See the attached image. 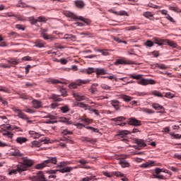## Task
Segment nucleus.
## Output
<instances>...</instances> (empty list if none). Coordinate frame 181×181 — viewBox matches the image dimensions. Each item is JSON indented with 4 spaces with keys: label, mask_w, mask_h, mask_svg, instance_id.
<instances>
[{
    "label": "nucleus",
    "mask_w": 181,
    "mask_h": 181,
    "mask_svg": "<svg viewBox=\"0 0 181 181\" xmlns=\"http://www.w3.org/2000/svg\"><path fill=\"white\" fill-rule=\"evenodd\" d=\"M44 118H49V119H56V116L48 114L47 116H45Z\"/></svg>",
    "instance_id": "nucleus-60"
},
{
    "label": "nucleus",
    "mask_w": 181,
    "mask_h": 181,
    "mask_svg": "<svg viewBox=\"0 0 181 181\" xmlns=\"http://www.w3.org/2000/svg\"><path fill=\"white\" fill-rule=\"evenodd\" d=\"M28 5L22 2V0L19 1V3L16 4L17 8H27Z\"/></svg>",
    "instance_id": "nucleus-40"
},
{
    "label": "nucleus",
    "mask_w": 181,
    "mask_h": 181,
    "mask_svg": "<svg viewBox=\"0 0 181 181\" xmlns=\"http://www.w3.org/2000/svg\"><path fill=\"white\" fill-rule=\"evenodd\" d=\"M169 10L173 11V12H176L177 13H180V12H181V10H179V8H177V7H173L171 6H169Z\"/></svg>",
    "instance_id": "nucleus-44"
},
{
    "label": "nucleus",
    "mask_w": 181,
    "mask_h": 181,
    "mask_svg": "<svg viewBox=\"0 0 181 181\" xmlns=\"http://www.w3.org/2000/svg\"><path fill=\"white\" fill-rule=\"evenodd\" d=\"M86 129H90V131H93V132H98V129L91 127H87Z\"/></svg>",
    "instance_id": "nucleus-64"
},
{
    "label": "nucleus",
    "mask_w": 181,
    "mask_h": 181,
    "mask_svg": "<svg viewBox=\"0 0 181 181\" xmlns=\"http://www.w3.org/2000/svg\"><path fill=\"white\" fill-rule=\"evenodd\" d=\"M165 43H166L170 47H173V48L177 47V44H176L175 41H171L170 40L165 39Z\"/></svg>",
    "instance_id": "nucleus-20"
},
{
    "label": "nucleus",
    "mask_w": 181,
    "mask_h": 181,
    "mask_svg": "<svg viewBox=\"0 0 181 181\" xmlns=\"http://www.w3.org/2000/svg\"><path fill=\"white\" fill-rule=\"evenodd\" d=\"M171 136H173L174 139H181V134H170Z\"/></svg>",
    "instance_id": "nucleus-57"
},
{
    "label": "nucleus",
    "mask_w": 181,
    "mask_h": 181,
    "mask_svg": "<svg viewBox=\"0 0 181 181\" xmlns=\"http://www.w3.org/2000/svg\"><path fill=\"white\" fill-rule=\"evenodd\" d=\"M47 166H50V165H56L57 163V158L56 157H47V160H45Z\"/></svg>",
    "instance_id": "nucleus-9"
},
{
    "label": "nucleus",
    "mask_w": 181,
    "mask_h": 181,
    "mask_svg": "<svg viewBox=\"0 0 181 181\" xmlns=\"http://www.w3.org/2000/svg\"><path fill=\"white\" fill-rule=\"evenodd\" d=\"M71 170H73V167H65L59 170V172H60V173H70Z\"/></svg>",
    "instance_id": "nucleus-22"
},
{
    "label": "nucleus",
    "mask_w": 181,
    "mask_h": 181,
    "mask_svg": "<svg viewBox=\"0 0 181 181\" xmlns=\"http://www.w3.org/2000/svg\"><path fill=\"white\" fill-rule=\"evenodd\" d=\"M119 163L122 168H129V163L127 162L125 160H120Z\"/></svg>",
    "instance_id": "nucleus-32"
},
{
    "label": "nucleus",
    "mask_w": 181,
    "mask_h": 181,
    "mask_svg": "<svg viewBox=\"0 0 181 181\" xmlns=\"http://www.w3.org/2000/svg\"><path fill=\"white\" fill-rule=\"evenodd\" d=\"M62 135H73V132L69 131V129H65L62 132Z\"/></svg>",
    "instance_id": "nucleus-45"
},
{
    "label": "nucleus",
    "mask_w": 181,
    "mask_h": 181,
    "mask_svg": "<svg viewBox=\"0 0 181 181\" xmlns=\"http://www.w3.org/2000/svg\"><path fill=\"white\" fill-rule=\"evenodd\" d=\"M153 40H154V43H156V45H158V46H163V45H165V42L166 39H160L158 37H154Z\"/></svg>",
    "instance_id": "nucleus-15"
},
{
    "label": "nucleus",
    "mask_w": 181,
    "mask_h": 181,
    "mask_svg": "<svg viewBox=\"0 0 181 181\" xmlns=\"http://www.w3.org/2000/svg\"><path fill=\"white\" fill-rule=\"evenodd\" d=\"M122 98L123 99L125 103H129V101H132V97L127 95H124L122 96Z\"/></svg>",
    "instance_id": "nucleus-35"
},
{
    "label": "nucleus",
    "mask_w": 181,
    "mask_h": 181,
    "mask_svg": "<svg viewBox=\"0 0 181 181\" xmlns=\"http://www.w3.org/2000/svg\"><path fill=\"white\" fill-rule=\"evenodd\" d=\"M111 105H112V107H114L115 108V110H117V111H118V110H119V107H117L119 106V101L117 100H111Z\"/></svg>",
    "instance_id": "nucleus-24"
},
{
    "label": "nucleus",
    "mask_w": 181,
    "mask_h": 181,
    "mask_svg": "<svg viewBox=\"0 0 181 181\" xmlns=\"http://www.w3.org/2000/svg\"><path fill=\"white\" fill-rule=\"evenodd\" d=\"M2 135L4 136H7V138H9L10 139H12L13 138V134H12V132H11L4 131L2 132Z\"/></svg>",
    "instance_id": "nucleus-26"
},
{
    "label": "nucleus",
    "mask_w": 181,
    "mask_h": 181,
    "mask_svg": "<svg viewBox=\"0 0 181 181\" xmlns=\"http://www.w3.org/2000/svg\"><path fill=\"white\" fill-rule=\"evenodd\" d=\"M16 29H18V30H25V27H23V25H21V24H17L16 25Z\"/></svg>",
    "instance_id": "nucleus-54"
},
{
    "label": "nucleus",
    "mask_w": 181,
    "mask_h": 181,
    "mask_svg": "<svg viewBox=\"0 0 181 181\" xmlns=\"http://www.w3.org/2000/svg\"><path fill=\"white\" fill-rule=\"evenodd\" d=\"M62 39H65V40H66V42H74V40H76V39H77V37H76V35H73L71 34H66L64 37H62Z\"/></svg>",
    "instance_id": "nucleus-10"
},
{
    "label": "nucleus",
    "mask_w": 181,
    "mask_h": 181,
    "mask_svg": "<svg viewBox=\"0 0 181 181\" xmlns=\"http://www.w3.org/2000/svg\"><path fill=\"white\" fill-rule=\"evenodd\" d=\"M61 110L64 114H66V112H69L70 111V108L69 107V105H66L61 107Z\"/></svg>",
    "instance_id": "nucleus-37"
},
{
    "label": "nucleus",
    "mask_w": 181,
    "mask_h": 181,
    "mask_svg": "<svg viewBox=\"0 0 181 181\" xmlns=\"http://www.w3.org/2000/svg\"><path fill=\"white\" fill-rule=\"evenodd\" d=\"M125 119H127L125 117L120 116L115 118H112L111 121H114L115 122H117V121H118L119 122H121V121H125Z\"/></svg>",
    "instance_id": "nucleus-29"
},
{
    "label": "nucleus",
    "mask_w": 181,
    "mask_h": 181,
    "mask_svg": "<svg viewBox=\"0 0 181 181\" xmlns=\"http://www.w3.org/2000/svg\"><path fill=\"white\" fill-rule=\"evenodd\" d=\"M46 32H47V30L46 29H43L41 31V35L43 39H45V40H50L51 42H53V40H56V37H54L52 35H48L47 34H46Z\"/></svg>",
    "instance_id": "nucleus-7"
},
{
    "label": "nucleus",
    "mask_w": 181,
    "mask_h": 181,
    "mask_svg": "<svg viewBox=\"0 0 181 181\" xmlns=\"http://www.w3.org/2000/svg\"><path fill=\"white\" fill-rule=\"evenodd\" d=\"M167 168L168 169H170V170H172V172H175V173H177V172L180 170L179 168L174 166L168 165Z\"/></svg>",
    "instance_id": "nucleus-41"
},
{
    "label": "nucleus",
    "mask_w": 181,
    "mask_h": 181,
    "mask_svg": "<svg viewBox=\"0 0 181 181\" xmlns=\"http://www.w3.org/2000/svg\"><path fill=\"white\" fill-rule=\"evenodd\" d=\"M78 163H80L82 166H83V167H82L83 169H91V167H90L88 165L85 166L88 163V160H87L84 158H81V159L78 160Z\"/></svg>",
    "instance_id": "nucleus-14"
},
{
    "label": "nucleus",
    "mask_w": 181,
    "mask_h": 181,
    "mask_svg": "<svg viewBox=\"0 0 181 181\" xmlns=\"http://www.w3.org/2000/svg\"><path fill=\"white\" fill-rule=\"evenodd\" d=\"M6 16H7V18H12V17H15V13H13V12H8L6 13Z\"/></svg>",
    "instance_id": "nucleus-62"
},
{
    "label": "nucleus",
    "mask_w": 181,
    "mask_h": 181,
    "mask_svg": "<svg viewBox=\"0 0 181 181\" xmlns=\"http://www.w3.org/2000/svg\"><path fill=\"white\" fill-rule=\"evenodd\" d=\"M28 141V139L26 137H18L16 139V142H17V144H20L21 145H22V144H25V142Z\"/></svg>",
    "instance_id": "nucleus-23"
},
{
    "label": "nucleus",
    "mask_w": 181,
    "mask_h": 181,
    "mask_svg": "<svg viewBox=\"0 0 181 181\" xmlns=\"http://www.w3.org/2000/svg\"><path fill=\"white\" fill-rule=\"evenodd\" d=\"M138 84H140V86H148V84H155L156 81L153 79H145L142 78L141 80L139 81Z\"/></svg>",
    "instance_id": "nucleus-8"
},
{
    "label": "nucleus",
    "mask_w": 181,
    "mask_h": 181,
    "mask_svg": "<svg viewBox=\"0 0 181 181\" xmlns=\"http://www.w3.org/2000/svg\"><path fill=\"white\" fill-rule=\"evenodd\" d=\"M113 176H116V177H125V174L119 172V171H114L112 172Z\"/></svg>",
    "instance_id": "nucleus-28"
},
{
    "label": "nucleus",
    "mask_w": 181,
    "mask_h": 181,
    "mask_svg": "<svg viewBox=\"0 0 181 181\" xmlns=\"http://www.w3.org/2000/svg\"><path fill=\"white\" fill-rule=\"evenodd\" d=\"M75 5L77 8H84V3L81 1H76Z\"/></svg>",
    "instance_id": "nucleus-38"
},
{
    "label": "nucleus",
    "mask_w": 181,
    "mask_h": 181,
    "mask_svg": "<svg viewBox=\"0 0 181 181\" xmlns=\"http://www.w3.org/2000/svg\"><path fill=\"white\" fill-rule=\"evenodd\" d=\"M144 16L147 19H151V18H153V13L151 11H146L144 13Z\"/></svg>",
    "instance_id": "nucleus-34"
},
{
    "label": "nucleus",
    "mask_w": 181,
    "mask_h": 181,
    "mask_svg": "<svg viewBox=\"0 0 181 181\" xmlns=\"http://www.w3.org/2000/svg\"><path fill=\"white\" fill-rule=\"evenodd\" d=\"M37 22H46V21H47L46 19V18L43 17V16H40L37 18Z\"/></svg>",
    "instance_id": "nucleus-55"
},
{
    "label": "nucleus",
    "mask_w": 181,
    "mask_h": 181,
    "mask_svg": "<svg viewBox=\"0 0 181 181\" xmlns=\"http://www.w3.org/2000/svg\"><path fill=\"white\" fill-rule=\"evenodd\" d=\"M95 73H96V76L97 77H98L99 76H101L103 74H107V71H105L104 68H95Z\"/></svg>",
    "instance_id": "nucleus-18"
},
{
    "label": "nucleus",
    "mask_w": 181,
    "mask_h": 181,
    "mask_svg": "<svg viewBox=\"0 0 181 181\" xmlns=\"http://www.w3.org/2000/svg\"><path fill=\"white\" fill-rule=\"evenodd\" d=\"M32 181H45V174L40 171L35 176L30 177Z\"/></svg>",
    "instance_id": "nucleus-6"
},
{
    "label": "nucleus",
    "mask_w": 181,
    "mask_h": 181,
    "mask_svg": "<svg viewBox=\"0 0 181 181\" xmlns=\"http://www.w3.org/2000/svg\"><path fill=\"white\" fill-rule=\"evenodd\" d=\"M129 76L131 78H133L134 80H141V78H142V77H143L142 74L135 75L134 74H129Z\"/></svg>",
    "instance_id": "nucleus-25"
},
{
    "label": "nucleus",
    "mask_w": 181,
    "mask_h": 181,
    "mask_svg": "<svg viewBox=\"0 0 181 181\" xmlns=\"http://www.w3.org/2000/svg\"><path fill=\"white\" fill-rule=\"evenodd\" d=\"M35 46L40 48L45 47V43L40 40H37Z\"/></svg>",
    "instance_id": "nucleus-47"
},
{
    "label": "nucleus",
    "mask_w": 181,
    "mask_h": 181,
    "mask_svg": "<svg viewBox=\"0 0 181 181\" xmlns=\"http://www.w3.org/2000/svg\"><path fill=\"white\" fill-rule=\"evenodd\" d=\"M161 172H163V169L160 168H156L155 169V173L154 175H159Z\"/></svg>",
    "instance_id": "nucleus-58"
},
{
    "label": "nucleus",
    "mask_w": 181,
    "mask_h": 181,
    "mask_svg": "<svg viewBox=\"0 0 181 181\" xmlns=\"http://www.w3.org/2000/svg\"><path fill=\"white\" fill-rule=\"evenodd\" d=\"M17 116L18 117V118H21V119H28V116L25 115V113L22 112V110L18 112Z\"/></svg>",
    "instance_id": "nucleus-33"
},
{
    "label": "nucleus",
    "mask_w": 181,
    "mask_h": 181,
    "mask_svg": "<svg viewBox=\"0 0 181 181\" xmlns=\"http://www.w3.org/2000/svg\"><path fill=\"white\" fill-rule=\"evenodd\" d=\"M47 83H49V84H59V83H62V81L57 79L48 78Z\"/></svg>",
    "instance_id": "nucleus-30"
},
{
    "label": "nucleus",
    "mask_w": 181,
    "mask_h": 181,
    "mask_svg": "<svg viewBox=\"0 0 181 181\" xmlns=\"http://www.w3.org/2000/svg\"><path fill=\"white\" fill-rule=\"evenodd\" d=\"M65 15L68 18H71V19H74V21H82V22H84L87 25H88V23H89L88 20L85 19L82 16H77L76 14H74V13H73L71 12L66 11L65 13Z\"/></svg>",
    "instance_id": "nucleus-1"
},
{
    "label": "nucleus",
    "mask_w": 181,
    "mask_h": 181,
    "mask_svg": "<svg viewBox=\"0 0 181 181\" xmlns=\"http://www.w3.org/2000/svg\"><path fill=\"white\" fill-rule=\"evenodd\" d=\"M76 106H78L79 108H83L86 110H88V105H87L83 102L78 103Z\"/></svg>",
    "instance_id": "nucleus-27"
},
{
    "label": "nucleus",
    "mask_w": 181,
    "mask_h": 181,
    "mask_svg": "<svg viewBox=\"0 0 181 181\" xmlns=\"http://www.w3.org/2000/svg\"><path fill=\"white\" fill-rule=\"evenodd\" d=\"M143 111L146 112V114H153L155 112L153 110L148 108H144Z\"/></svg>",
    "instance_id": "nucleus-50"
},
{
    "label": "nucleus",
    "mask_w": 181,
    "mask_h": 181,
    "mask_svg": "<svg viewBox=\"0 0 181 181\" xmlns=\"http://www.w3.org/2000/svg\"><path fill=\"white\" fill-rule=\"evenodd\" d=\"M95 86H98L97 83H93L92 86L90 87V91L92 93V94H94L95 93H97V88H95Z\"/></svg>",
    "instance_id": "nucleus-48"
},
{
    "label": "nucleus",
    "mask_w": 181,
    "mask_h": 181,
    "mask_svg": "<svg viewBox=\"0 0 181 181\" xmlns=\"http://www.w3.org/2000/svg\"><path fill=\"white\" fill-rule=\"evenodd\" d=\"M93 73H95V68L89 67L86 69V74H93Z\"/></svg>",
    "instance_id": "nucleus-43"
},
{
    "label": "nucleus",
    "mask_w": 181,
    "mask_h": 181,
    "mask_svg": "<svg viewBox=\"0 0 181 181\" xmlns=\"http://www.w3.org/2000/svg\"><path fill=\"white\" fill-rule=\"evenodd\" d=\"M102 54L103 56H108L110 54V52H108L107 49H102Z\"/></svg>",
    "instance_id": "nucleus-63"
},
{
    "label": "nucleus",
    "mask_w": 181,
    "mask_h": 181,
    "mask_svg": "<svg viewBox=\"0 0 181 181\" xmlns=\"http://www.w3.org/2000/svg\"><path fill=\"white\" fill-rule=\"evenodd\" d=\"M153 176L155 179H158L159 180H163V179H165V176L160 174H153Z\"/></svg>",
    "instance_id": "nucleus-42"
},
{
    "label": "nucleus",
    "mask_w": 181,
    "mask_h": 181,
    "mask_svg": "<svg viewBox=\"0 0 181 181\" xmlns=\"http://www.w3.org/2000/svg\"><path fill=\"white\" fill-rule=\"evenodd\" d=\"M78 86H81V84L77 83H71L69 84L70 88H77Z\"/></svg>",
    "instance_id": "nucleus-49"
},
{
    "label": "nucleus",
    "mask_w": 181,
    "mask_h": 181,
    "mask_svg": "<svg viewBox=\"0 0 181 181\" xmlns=\"http://www.w3.org/2000/svg\"><path fill=\"white\" fill-rule=\"evenodd\" d=\"M32 105L33 108H35V110H39V108H42V101L40 100H33L32 101Z\"/></svg>",
    "instance_id": "nucleus-12"
},
{
    "label": "nucleus",
    "mask_w": 181,
    "mask_h": 181,
    "mask_svg": "<svg viewBox=\"0 0 181 181\" xmlns=\"http://www.w3.org/2000/svg\"><path fill=\"white\" fill-rule=\"evenodd\" d=\"M127 124L133 127H141V125H142L141 120H138L135 117L129 118L127 121Z\"/></svg>",
    "instance_id": "nucleus-4"
},
{
    "label": "nucleus",
    "mask_w": 181,
    "mask_h": 181,
    "mask_svg": "<svg viewBox=\"0 0 181 181\" xmlns=\"http://www.w3.org/2000/svg\"><path fill=\"white\" fill-rule=\"evenodd\" d=\"M46 166H47V165L45 161H44V162H42V163H41L40 164H37L35 166V168H36V169H43V168H46Z\"/></svg>",
    "instance_id": "nucleus-39"
},
{
    "label": "nucleus",
    "mask_w": 181,
    "mask_h": 181,
    "mask_svg": "<svg viewBox=\"0 0 181 181\" xmlns=\"http://www.w3.org/2000/svg\"><path fill=\"white\" fill-rule=\"evenodd\" d=\"M146 46H147L148 47H152V46H153V42L151 40H148L146 42Z\"/></svg>",
    "instance_id": "nucleus-59"
},
{
    "label": "nucleus",
    "mask_w": 181,
    "mask_h": 181,
    "mask_svg": "<svg viewBox=\"0 0 181 181\" xmlns=\"http://www.w3.org/2000/svg\"><path fill=\"white\" fill-rule=\"evenodd\" d=\"M166 19H168V21H170V22H172L173 23H175V22L173 18L169 14H167Z\"/></svg>",
    "instance_id": "nucleus-56"
},
{
    "label": "nucleus",
    "mask_w": 181,
    "mask_h": 181,
    "mask_svg": "<svg viewBox=\"0 0 181 181\" xmlns=\"http://www.w3.org/2000/svg\"><path fill=\"white\" fill-rule=\"evenodd\" d=\"M114 64L115 66H119V64H134V62L132 61H125L123 59H117L116 62H115Z\"/></svg>",
    "instance_id": "nucleus-13"
},
{
    "label": "nucleus",
    "mask_w": 181,
    "mask_h": 181,
    "mask_svg": "<svg viewBox=\"0 0 181 181\" xmlns=\"http://www.w3.org/2000/svg\"><path fill=\"white\" fill-rule=\"evenodd\" d=\"M135 144H136V145L140 147L146 146V144H145V141L144 139H136Z\"/></svg>",
    "instance_id": "nucleus-19"
},
{
    "label": "nucleus",
    "mask_w": 181,
    "mask_h": 181,
    "mask_svg": "<svg viewBox=\"0 0 181 181\" xmlns=\"http://www.w3.org/2000/svg\"><path fill=\"white\" fill-rule=\"evenodd\" d=\"M47 144V141L45 139H40L38 141H33L31 142V147L32 148H39L42 146V145H45Z\"/></svg>",
    "instance_id": "nucleus-2"
},
{
    "label": "nucleus",
    "mask_w": 181,
    "mask_h": 181,
    "mask_svg": "<svg viewBox=\"0 0 181 181\" xmlns=\"http://www.w3.org/2000/svg\"><path fill=\"white\" fill-rule=\"evenodd\" d=\"M155 163L154 160H148L146 163H144L141 165V168H149V166H152Z\"/></svg>",
    "instance_id": "nucleus-21"
},
{
    "label": "nucleus",
    "mask_w": 181,
    "mask_h": 181,
    "mask_svg": "<svg viewBox=\"0 0 181 181\" xmlns=\"http://www.w3.org/2000/svg\"><path fill=\"white\" fill-rule=\"evenodd\" d=\"M33 165V160L28 158H23V163L20 165V168H23L26 170V168H30V166H32Z\"/></svg>",
    "instance_id": "nucleus-3"
},
{
    "label": "nucleus",
    "mask_w": 181,
    "mask_h": 181,
    "mask_svg": "<svg viewBox=\"0 0 181 181\" xmlns=\"http://www.w3.org/2000/svg\"><path fill=\"white\" fill-rule=\"evenodd\" d=\"M0 91H4V93H11V90L8 88H4L2 86H0Z\"/></svg>",
    "instance_id": "nucleus-53"
},
{
    "label": "nucleus",
    "mask_w": 181,
    "mask_h": 181,
    "mask_svg": "<svg viewBox=\"0 0 181 181\" xmlns=\"http://www.w3.org/2000/svg\"><path fill=\"white\" fill-rule=\"evenodd\" d=\"M131 133L128 130H122L119 131L118 134L116 135V136H120V138H124V136H127V135H129Z\"/></svg>",
    "instance_id": "nucleus-17"
},
{
    "label": "nucleus",
    "mask_w": 181,
    "mask_h": 181,
    "mask_svg": "<svg viewBox=\"0 0 181 181\" xmlns=\"http://www.w3.org/2000/svg\"><path fill=\"white\" fill-rule=\"evenodd\" d=\"M152 107L158 111H159L160 110H163V106L159 105L158 103H153Z\"/></svg>",
    "instance_id": "nucleus-31"
},
{
    "label": "nucleus",
    "mask_w": 181,
    "mask_h": 181,
    "mask_svg": "<svg viewBox=\"0 0 181 181\" xmlns=\"http://www.w3.org/2000/svg\"><path fill=\"white\" fill-rule=\"evenodd\" d=\"M72 95L74 98H75L76 101H84V100H86V101H90V99H88V98L78 93H73Z\"/></svg>",
    "instance_id": "nucleus-5"
},
{
    "label": "nucleus",
    "mask_w": 181,
    "mask_h": 181,
    "mask_svg": "<svg viewBox=\"0 0 181 181\" xmlns=\"http://www.w3.org/2000/svg\"><path fill=\"white\" fill-rule=\"evenodd\" d=\"M23 111H25V112H27L28 114H35V112H36V111H35V110L30 109V108H27V109L24 110Z\"/></svg>",
    "instance_id": "nucleus-52"
},
{
    "label": "nucleus",
    "mask_w": 181,
    "mask_h": 181,
    "mask_svg": "<svg viewBox=\"0 0 181 181\" xmlns=\"http://www.w3.org/2000/svg\"><path fill=\"white\" fill-rule=\"evenodd\" d=\"M31 138H33L34 139H37L39 138H40V136H42V134H39L38 132H36L35 131H30L28 132Z\"/></svg>",
    "instance_id": "nucleus-16"
},
{
    "label": "nucleus",
    "mask_w": 181,
    "mask_h": 181,
    "mask_svg": "<svg viewBox=\"0 0 181 181\" xmlns=\"http://www.w3.org/2000/svg\"><path fill=\"white\" fill-rule=\"evenodd\" d=\"M25 170H26L25 168H22L21 166H17V169L16 170H11L9 173L8 175H16V173H18V172H19V173H22V172H25Z\"/></svg>",
    "instance_id": "nucleus-11"
},
{
    "label": "nucleus",
    "mask_w": 181,
    "mask_h": 181,
    "mask_svg": "<svg viewBox=\"0 0 181 181\" xmlns=\"http://www.w3.org/2000/svg\"><path fill=\"white\" fill-rule=\"evenodd\" d=\"M52 99L54 100V101H58V102L62 101V98H60L59 95L56 94L52 95Z\"/></svg>",
    "instance_id": "nucleus-36"
},
{
    "label": "nucleus",
    "mask_w": 181,
    "mask_h": 181,
    "mask_svg": "<svg viewBox=\"0 0 181 181\" xmlns=\"http://www.w3.org/2000/svg\"><path fill=\"white\" fill-rule=\"evenodd\" d=\"M153 95H155L156 97H163V95L158 90H155L153 92Z\"/></svg>",
    "instance_id": "nucleus-51"
},
{
    "label": "nucleus",
    "mask_w": 181,
    "mask_h": 181,
    "mask_svg": "<svg viewBox=\"0 0 181 181\" xmlns=\"http://www.w3.org/2000/svg\"><path fill=\"white\" fill-rule=\"evenodd\" d=\"M165 97L167 98H173V94H172L170 92H168L165 93Z\"/></svg>",
    "instance_id": "nucleus-61"
},
{
    "label": "nucleus",
    "mask_w": 181,
    "mask_h": 181,
    "mask_svg": "<svg viewBox=\"0 0 181 181\" xmlns=\"http://www.w3.org/2000/svg\"><path fill=\"white\" fill-rule=\"evenodd\" d=\"M89 82H90L89 80H81V79L76 80V83H78V84H88V83Z\"/></svg>",
    "instance_id": "nucleus-46"
}]
</instances>
